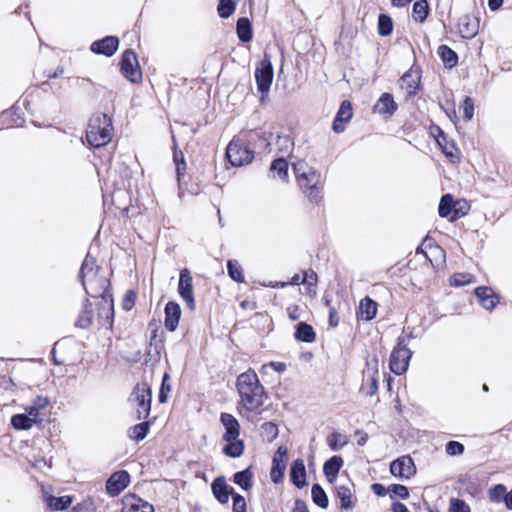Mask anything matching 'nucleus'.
I'll use <instances>...</instances> for the list:
<instances>
[{
  "instance_id": "f257e3e1",
  "label": "nucleus",
  "mask_w": 512,
  "mask_h": 512,
  "mask_svg": "<svg viewBox=\"0 0 512 512\" xmlns=\"http://www.w3.org/2000/svg\"><path fill=\"white\" fill-rule=\"evenodd\" d=\"M236 388L240 397L239 404L249 412L259 409L264 403L265 388L253 369L237 377Z\"/></svg>"
},
{
  "instance_id": "f03ea898",
  "label": "nucleus",
  "mask_w": 512,
  "mask_h": 512,
  "mask_svg": "<svg viewBox=\"0 0 512 512\" xmlns=\"http://www.w3.org/2000/svg\"><path fill=\"white\" fill-rule=\"evenodd\" d=\"M267 141L265 133L259 130H250L242 137L233 139L226 148V157L233 166L249 164L254 158V151L248 146L256 140Z\"/></svg>"
},
{
  "instance_id": "7ed1b4c3",
  "label": "nucleus",
  "mask_w": 512,
  "mask_h": 512,
  "mask_svg": "<svg viewBox=\"0 0 512 512\" xmlns=\"http://www.w3.org/2000/svg\"><path fill=\"white\" fill-rule=\"evenodd\" d=\"M113 135L112 119L105 113H95L89 120L86 139L89 145L98 148L108 144Z\"/></svg>"
},
{
  "instance_id": "20e7f679",
  "label": "nucleus",
  "mask_w": 512,
  "mask_h": 512,
  "mask_svg": "<svg viewBox=\"0 0 512 512\" xmlns=\"http://www.w3.org/2000/svg\"><path fill=\"white\" fill-rule=\"evenodd\" d=\"M151 388L146 383H138L133 388L129 401L135 406L136 418L146 419L151 411Z\"/></svg>"
},
{
  "instance_id": "39448f33",
  "label": "nucleus",
  "mask_w": 512,
  "mask_h": 512,
  "mask_svg": "<svg viewBox=\"0 0 512 512\" xmlns=\"http://www.w3.org/2000/svg\"><path fill=\"white\" fill-rule=\"evenodd\" d=\"M296 170V177L298 184L302 191L308 196L310 201L318 202L321 199V191L319 184L321 182V175L312 168L302 173L299 172L297 166L294 167Z\"/></svg>"
},
{
  "instance_id": "423d86ee",
  "label": "nucleus",
  "mask_w": 512,
  "mask_h": 512,
  "mask_svg": "<svg viewBox=\"0 0 512 512\" xmlns=\"http://www.w3.org/2000/svg\"><path fill=\"white\" fill-rule=\"evenodd\" d=\"M406 340L403 336L398 338L397 346L390 355V370L396 375L405 373L409 366L412 352L406 346Z\"/></svg>"
},
{
  "instance_id": "0eeeda50",
  "label": "nucleus",
  "mask_w": 512,
  "mask_h": 512,
  "mask_svg": "<svg viewBox=\"0 0 512 512\" xmlns=\"http://www.w3.org/2000/svg\"><path fill=\"white\" fill-rule=\"evenodd\" d=\"M274 77V70L270 59L265 56L255 68V81L257 90L261 93V101L268 95Z\"/></svg>"
},
{
  "instance_id": "6e6552de",
  "label": "nucleus",
  "mask_w": 512,
  "mask_h": 512,
  "mask_svg": "<svg viewBox=\"0 0 512 512\" xmlns=\"http://www.w3.org/2000/svg\"><path fill=\"white\" fill-rule=\"evenodd\" d=\"M122 75L132 83H138L142 79V72L139 67L137 56L131 49L124 51L120 61Z\"/></svg>"
},
{
  "instance_id": "1a4fd4ad",
  "label": "nucleus",
  "mask_w": 512,
  "mask_h": 512,
  "mask_svg": "<svg viewBox=\"0 0 512 512\" xmlns=\"http://www.w3.org/2000/svg\"><path fill=\"white\" fill-rule=\"evenodd\" d=\"M178 293L181 298L186 302L187 306L193 310L195 307L194 292H193V278L190 271L184 268L179 274Z\"/></svg>"
},
{
  "instance_id": "9d476101",
  "label": "nucleus",
  "mask_w": 512,
  "mask_h": 512,
  "mask_svg": "<svg viewBox=\"0 0 512 512\" xmlns=\"http://www.w3.org/2000/svg\"><path fill=\"white\" fill-rule=\"evenodd\" d=\"M98 320L103 326H112L114 320V306L112 295L97 298Z\"/></svg>"
},
{
  "instance_id": "9b49d317",
  "label": "nucleus",
  "mask_w": 512,
  "mask_h": 512,
  "mask_svg": "<svg viewBox=\"0 0 512 512\" xmlns=\"http://www.w3.org/2000/svg\"><path fill=\"white\" fill-rule=\"evenodd\" d=\"M129 482V473L125 470H119L108 478L106 491L110 496H117L128 486Z\"/></svg>"
},
{
  "instance_id": "f8f14e48",
  "label": "nucleus",
  "mask_w": 512,
  "mask_h": 512,
  "mask_svg": "<svg viewBox=\"0 0 512 512\" xmlns=\"http://www.w3.org/2000/svg\"><path fill=\"white\" fill-rule=\"evenodd\" d=\"M119 40L115 36H106L100 40H96L91 44V51L95 54L112 56L118 49Z\"/></svg>"
},
{
  "instance_id": "ddd939ff",
  "label": "nucleus",
  "mask_w": 512,
  "mask_h": 512,
  "mask_svg": "<svg viewBox=\"0 0 512 512\" xmlns=\"http://www.w3.org/2000/svg\"><path fill=\"white\" fill-rule=\"evenodd\" d=\"M220 422L225 429V432L222 436L224 441H231L239 438L240 424L232 414L226 412L221 413Z\"/></svg>"
},
{
  "instance_id": "4468645a",
  "label": "nucleus",
  "mask_w": 512,
  "mask_h": 512,
  "mask_svg": "<svg viewBox=\"0 0 512 512\" xmlns=\"http://www.w3.org/2000/svg\"><path fill=\"white\" fill-rule=\"evenodd\" d=\"M398 109V104L394 101L392 94L385 92L377 100L373 107V111L385 118L392 117Z\"/></svg>"
},
{
  "instance_id": "2eb2a0df",
  "label": "nucleus",
  "mask_w": 512,
  "mask_h": 512,
  "mask_svg": "<svg viewBox=\"0 0 512 512\" xmlns=\"http://www.w3.org/2000/svg\"><path fill=\"white\" fill-rule=\"evenodd\" d=\"M390 472L394 476L409 478L415 473V465L412 458L405 456L392 461Z\"/></svg>"
},
{
  "instance_id": "dca6fc26",
  "label": "nucleus",
  "mask_w": 512,
  "mask_h": 512,
  "mask_svg": "<svg viewBox=\"0 0 512 512\" xmlns=\"http://www.w3.org/2000/svg\"><path fill=\"white\" fill-rule=\"evenodd\" d=\"M353 116L352 105L348 100H344L335 116L332 124V129L336 133H341L345 130V124L348 123Z\"/></svg>"
},
{
  "instance_id": "f3484780",
  "label": "nucleus",
  "mask_w": 512,
  "mask_h": 512,
  "mask_svg": "<svg viewBox=\"0 0 512 512\" xmlns=\"http://www.w3.org/2000/svg\"><path fill=\"white\" fill-rule=\"evenodd\" d=\"M110 282L105 276H99L89 284H85L86 294L92 298H100L106 295H112L109 290Z\"/></svg>"
},
{
  "instance_id": "a211bd4d",
  "label": "nucleus",
  "mask_w": 512,
  "mask_h": 512,
  "mask_svg": "<svg viewBox=\"0 0 512 512\" xmlns=\"http://www.w3.org/2000/svg\"><path fill=\"white\" fill-rule=\"evenodd\" d=\"M211 490L214 497L221 503L226 504L229 501V496H232L234 489L226 483L223 476L217 477L211 484Z\"/></svg>"
},
{
  "instance_id": "6ab92c4d",
  "label": "nucleus",
  "mask_w": 512,
  "mask_h": 512,
  "mask_svg": "<svg viewBox=\"0 0 512 512\" xmlns=\"http://www.w3.org/2000/svg\"><path fill=\"white\" fill-rule=\"evenodd\" d=\"M287 456V450L279 447L277 455L274 456L271 468V479L274 483H279L283 479L284 471L286 468L285 458Z\"/></svg>"
},
{
  "instance_id": "aec40b11",
  "label": "nucleus",
  "mask_w": 512,
  "mask_h": 512,
  "mask_svg": "<svg viewBox=\"0 0 512 512\" xmlns=\"http://www.w3.org/2000/svg\"><path fill=\"white\" fill-rule=\"evenodd\" d=\"M164 312H165V321H164L165 327L171 332L175 331L179 324V320L181 317V308H180L179 304L174 301H169L165 305Z\"/></svg>"
},
{
  "instance_id": "412c9836",
  "label": "nucleus",
  "mask_w": 512,
  "mask_h": 512,
  "mask_svg": "<svg viewBox=\"0 0 512 512\" xmlns=\"http://www.w3.org/2000/svg\"><path fill=\"white\" fill-rule=\"evenodd\" d=\"M475 295L486 310H492L499 302V297L491 287L480 286L475 289Z\"/></svg>"
},
{
  "instance_id": "4be33fe9",
  "label": "nucleus",
  "mask_w": 512,
  "mask_h": 512,
  "mask_svg": "<svg viewBox=\"0 0 512 512\" xmlns=\"http://www.w3.org/2000/svg\"><path fill=\"white\" fill-rule=\"evenodd\" d=\"M36 417H37V408L30 407L28 410V415H26V414L13 415L11 418V425L16 430H28L36 422Z\"/></svg>"
},
{
  "instance_id": "5701e85b",
  "label": "nucleus",
  "mask_w": 512,
  "mask_h": 512,
  "mask_svg": "<svg viewBox=\"0 0 512 512\" xmlns=\"http://www.w3.org/2000/svg\"><path fill=\"white\" fill-rule=\"evenodd\" d=\"M290 480L299 489L307 485L306 469L302 459H296L290 467Z\"/></svg>"
},
{
  "instance_id": "b1692460",
  "label": "nucleus",
  "mask_w": 512,
  "mask_h": 512,
  "mask_svg": "<svg viewBox=\"0 0 512 512\" xmlns=\"http://www.w3.org/2000/svg\"><path fill=\"white\" fill-rule=\"evenodd\" d=\"M123 503V512H154L153 505L135 495L125 497Z\"/></svg>"
},
{
  "instance_id": "393cba45",
  "label": "nucleus",
  "mask_w": 512,
  "mask_h": 512,
  "mask_svg": "<svg viewBox=\"0 0 512 512\" xmlns=\"http://www.w3.org/2000/svg\"><path fill=\"white\" fill-rule=\"evenodd\" d=\"M343 459L341 456L334 455L328 459L323 465V473L329 483H334L340 469L343 466Z\"/></svg>"
},
{
  "instance_id": "a878e982",
  "label": "nucleus",
  "mask_w": 512,
  "mask_h": 512,
  "mask_svg": "<svg viewBox=\"0 0 512 512\" xmlns=\"http://www.w3.org/2000/svg\"><path fill=\"white\" fill-rule=\"evenodd\" d=\"M453 212L452 220L457 219L460 217L458 209L454 208V201L453 197L450 194H445L442 196L439 207H438V213L439 216L442 218L448 217ZM464 215V213L461 214V216Z\"/></svg>"
},
{
  "instance_id": "bb28decb",
  "label": "nucleus",
  "mask_w": 512,
  "mask_h": 512,
  "mask_svg": "<svg viewBox=\"0 0 512 512\" xmlns=\"http://www.w3.org/2000/svg\"><path fill=\"white\" fill-rule=\"evenodd\" d=\"M93 322L92 303L86 299L82 304V309L75 321V326L81 329H87Z\"/></svg>"
},
{
  "instance_id": "cd10ccee",
  "label": "nucleus",
  "mask_w": 512,
  "mask_h": 512,
  "mask_svg": "<svg viewBox=\"0 0 512 512\" xmlns=\"http://www.w3.org/2000/svg\"><path fill=\"white\" fill-rule=\"evenodd\" d=\"M294 336L296 340L305 343H313L316 339V333L313 327L306 322H299L296 325Z\"/></svg>"
},
{
  "instance_id": "c85d7f7f",
  "label": "nucleus",
  "mask_w": 512,
  "mask_h": 512,
  "mask_svg": "<svg viewBox=\"0 0 512 512\" xmlns=\"http://www.w3.org/2000/svg\"><path fill=\"white\" fill-rule=\"evenodd\" d=\"M419 81L420 76L417 73H413L411 71L406 72L400 78L401 87L407 91L408 96L416 94V91L419 87Z\"/></svg>"
},
{
  "instance_id": "c756f323",
  "label": "nucleus",
  "mask_w": 512,
  "mask_h": 512,
  "mask_svg": "<svg viewBox=\"0 0 512 512\" xmlns=\"http://www.w3.org/2000/svg\"><path fill=\"white\" fill-rule=\"evenodd\" d=\"M236 32L241 42L247 43L251 41L253 31L250 20L246 17L239 18L236 25Z\"/></svg>"
},
{
  "instance_id": "7c9ffc66",
  "label": "nucleus",
  "mask_w": 512,
  "mask_h": 512,
  "mask_svg": "<svg viewBox=\"0 0 512 512\" xmlns=\"http://www.w3.org/2000/svg\"><path fill=\"white\" fill-rule=\"evenodd\" d=\"M359 314L363 320H372L377 314V303L369 297L360 302Z\"/></svg>"
},
{
  "instance_id": "2f4dec72",
  "label": "nucleus",
  "mask_w": 512,
  "mask_h": 512,
  "mask_svg": "<svg viewBox=\"0 0 512 512\" xmlns=\"http://www.w3.org/2000/svg\"><path fill=\"white\" fill-rule=\"evenodd\" d=\"M336 494L338 499L340 500V507L343 510H351L354 507V502L352 501V491L346 485H339L336 487Z\"/></svg>"
},
{
  "instance_id": "473e14b6",
  "label": "nucleus",
  "mask_w": 512,
  "mask_h": 512,
  "mask_svg": "<svg viewBox=\"0 0 512 512\" xmlns=\"http://www.w3.org/2000/svg\"><path fill=\"white\" fill-rule=\"evenodd\" d=\"M275 147L276 149L283 153L289 155L294 147V142L288 133H277L275 138Z\"/></svg>"
},
{
  "instance_id": "72a5a7b5",
  "label": "nucleus",
  "mask_w": 512,
  "mask_h": 512,
  "mask_svg": "<svg viewBox=\"0 0 512 512\" xmlns=\"http://www.w3.org/2000/svg\"><path fill=\"white\" fill-rule=\"evenodd\" d=\"M253 473L250 468L236 472L233 475V482L240 486L243 490L248 491L253 486Z\"/></svg>"
},
{
  "instance_id": "f704fd0d",
  "label": "nucleus",
  "mask_w": 512,
  "mask_h": 512,
  "mask_svg": "<svg viewBox=\"0 0 512 512\" xmlns=\"http://www.w3.org/2000/svg\"><path fill=\"white\" fill-rule=\"evenodd\" d=\"M437 53H438V55L440 56L441 60L444 62V64L447 67L453 68V67H455L457 65V63H458V55L449 46L444 45V44L440 45L438 47Z\"/></svg>"
},
{
  "instance_id": "c9c22d12",
  "label": "nucleus",
  "mask_w": 512,
  "mask_h": 512,
  "mask_svg": "<svg viewBox=\"0 0 512 512\" xmlns=\"http://www.w3.org/2000/svg\"><path fill=\"white\" fill-rule=\"evenodd\" d=\"M227 444L223 447V453L231 458H238L244 453V442L239 438L235 440L226 441Z\"/></svg>"
},
{
  "instance_id": "e433bc0d",
  "label": "nucleus",
  "mask_w": 512,
  "mask_h": 512,
  "mask_svg": "<svg viewBox=\"0 0 512 512\" xmlns=\"http://www.w3.org/2000/svg\"><path fill=\"white\" fill-rule=\"evenodd\" d=\"M429 15L427 0H418L413 4L412 17L416 22L423 23Z\"/></svg>"
},
{
  "instance_id": "4c0bfd02",
  "label": "nucleus",
  "mask_w": 512,
  "mask_h": 512,
  "mask_svg": "<svg viewBox=\"0 0 512 512\" xmlns=\"http://www.w3.org/2000/svg\"><path fill=\"white\" fill-rule=\"evenodd\" d=\"M272 177L284 180L288 177V162L284 158L275 159L270 166Z\"/></svg>"
},
{
  "instance_id": "58836bf2",
  "label": "nucleus",
  "mask_w": 512,
  "mask_h": 512,
  "mask_svg": "<svg viewBox=\"0 0 512 512\" xmlns=\"http://www.w3.org/2000/svg\"><path fill=\"white\" fill-rule=\"evenodd\" d=\"M149 428H150V422H148V421L141 422L139 424L132 426L128 430V436L130 439H132L136 442H139L147 436V434L149 432Z\"/></svg>"
},
{
  "instance_id": "ea45409f",
  "label": "nucleus",
  "mask_w": 512,
  "mask_h": 512,
  "mask_svg": "<svg viewBox=\"0 0 512 512\" xmlns=\"http://www.w3.org/2000/svg\"><path fill=\"white\" fill-rule=\"evenodd\" d=\"M313 502L320 508H327L329 504L328 496L320 484H313L311 489Z\"/></svg>"
},
{
  "instance_id": "a19ab883",
  "label": "nucleus",
  "mask_w": 512,
  "mask_h": 512,
  "mask_svg": "<svg viewBox=\"0 0 512 512\" xmlns=\"http://www.w3.org/2000/svg\"><path fill=\"white\" fill-rule=\"evenodd\" d=\"M393 31V20L387 14H380L378 17V33L380 36L386 37L391 35Z\"/></svg>"
},
{
  "instance_id": "79ce46f5",
  "label": "nucleus",
  "mask_w": 512,
  "mask_h": 512,
  "mask_svg": "<svg viewBox=\"0 0 512 512\" xmlns=\"http://www.w3.org/2000/svg\"><path fill=\"white\" fill-rule=\"evenodd\" d=\"M72 503V497L70 496H61V497H54L51 496L47 500V505L57 511H62L67 509L70 504Z\"/></svg>"
},
{
  "instance_id": "37998d69",
  "label": "nucleus",
  "mask_w": 512,
  "mask_h": 512,
  "mask_svg": "<svg viewBox=\"0 0 512 512\" xmlns=\"http://www.w3.org/2000/svg\"><path fill=\"white\" fill-rule=\"evenodd\" d=\"M327 442H328V446L330 447V449L332 451H338L348 443V440L344 434L339 433V432H333L328 437Z\"/></svg>"
},
{
  "instance_id": "c03bdc74",
  "label": "nucleus",
  "mask_w": 512,
  "mask_h": 512,
  "mask_svg": "<svg viewBox=\"0 0 512 512\" xmlns=\"http://www.w3.org/2000/svg\"><path fill=\"white\" fill-rule=\"evenodd\" d=\"M99 270V267L96 265V260L90 254H87L79 273V278H85L90 273H94V271Z\"/></svg>"
},
{
  "instance_id": "a18cd8bd",
  "label": "nucleus",
  "mask_w": 512,
  "mask_h": 512,
  "mask_svg": "<svg viewBox=\"0 0 512 512\" xmlns=\"http://www.w3.org/2000/svg\"><path fill=\"white\" fill-rule=\"evenodd\" d=\"M227 271L230 278L234 281L238 283H242L244 281L241 266L236 260H229L227 262Z\"/></svg>"
},
{
  "instance_id": "49530a36",
  "label": "nucleus",
  "mask_w": 512,
  "mask_h": 512,
  "mask_svg": "<svg viewBox=\"0 0 512 512\" xmlns=\"http://www.w3.org/2000/svg\"><path fill=\"white\" fill-rule=\"evenodd\" d=\"M506 493V487L503 484H497L489 489V499L494 503L504 502Z\"/></svg>"
},
{
  "instance_id": "de8ad7c7",
  "label": "nucleus",
  "mask_w": 512,
  "mask_h": 512,
  "mask_svg": "<svg viewBox=\"0 0 512 512\" xmlns=\"http://www.w3.org/2000/svg\"><path fill=\"white\" fill-rule=\"evenodd\" d=\"M217 11L221 18L226 19L234 13L235 3L232 0H219Z\"/></svg>"
},
{
  "instance_id": "09e8293b",
  "label": "nucleus",
  "mask_w": 512,
  "mask_h": 512,
  "mask_svg": "<svg viewBox=\"0 0 512 512\" xmlns=\"http://www.w3.org/2000/svg\"><path fill=\"white\" fill-rule=\"evenodd\" d=\"M261 429L263 436L270 442L278 436V427L273 422L263 423Z\"/></svg>"
},
{
  "instance_id": "8fccbe9b",
  "label": "nucleus",
  "mask_w": 512,
  "mask_h": 512,
  "mask_svg": "<svg viewBox=\"0 0 512 512\" xmlns=\"http://www.w3.org/2000/svg\"><path fill=\"white\" fill-rule=\"evenodd\" d=\"M473 281V276L468 273H456L451 279V285L461 287Z\"/></svg>"
},
{
  "instance_id": "3c124183",
  "label": "nucleus",
  "mask_w": 512,
  "mask_h": 512,
  "mask_svg": "<svg viewBox=\"0 0 512 512\" xmlns=\"http://www.w3.org/2000/svg\"><path fill=\"white\" fill-rule=\"evenodd\" d=\"M463 116L466 121L472 120L474 116V102L471 97L466 96L463 100Z\"/></svg>"
},
{
  "instance_id": "603ef678",
  "label": "nucleus",
  "mask_w": 512,
  "mask_h": 512,
  "mask_svg": "<svg viewBox=\"0 0 512 512\" xmlns=\"http://www.w3.org/2000/svg\"><path fill=\"white\" fill-rule=\"evenodd\" d=\"M169 381H170V376L168 373H165L163 375L162 384H161V388H160V392H159V396H158L159 402H161V403L166 402L167 392L171 391V385H170Z\"/></svg>"
},
{
  "instance_id": "864d4df0",
  "label": "nucleus",
  "mask_w": 512,
  "mask_h": 512,
  "mask_svg": "<svg viewBox=\"0 0 512 512\" xmlns=\"http://www.w3.org/2000/svg\"><path fill=\"white\" fill-rule=\"evenodd\" d=\"M449 512H470V507L464 500L452 498L450 500Z\"/></svg>"
},
{
  "instance_id": "5fc2aeb1",
  "label": "nucleus",
  "mask_w": 512,
  "mask_h": 512,
  "mask_svg": "<svg viewBox=\"0 0 512 512\" xmlns=\"http://www.w3.org/2000/svg\"><path fill=\"white\" fill-rule=\"evenodd\" d=\"M232 500V512H246L247 505L245 498L242 495L238 493H232Z\"/></svg>"
},
{
  "instance_id": "6e6d98bb",
  "label": "nucleus",
  "mask_w": 512,
  "mask_h": 512,
  "mask_svg": "<svg viewBox=\"0 0 512 512\" xmlns=\"http://www.w3.org/2000/svg\"><path fill=\"white\" fill-rule=\"evenodd\" d=\"M388 491L401 499H406L409 496V490L406 486L401 484H392L388 487Z\"/></svg>"
},
{
  "instance_id": "4d7b16f0",
  "label": "nucleus",
  "mask_w": 512,
  "mask_h": 512,
  "mask_svg": "<svg viewBox=\"0 0 512 512\" xmlns=\"http://www.w3.org/2000/svg\"><path fill=\"white\" fill-rule=\"evenodd\" d=\"M464 452V445L457 441H449L446 444V453L451 456L461 455Z\"/></svg>"
},
{
  "instance_id": "13d9d810",
  "label": "nucleus",
  "mask_w": 512,
  "mask_h": 512,
  "mask_svg": "<svg viewBox=\"0 0 512 512\" xmlns=\"http://www.w3.org/2000/svg\"><path fill=\"white\" fill-rule=\"evenodd\" d=\"M136 294L133 291H128L123 298L122 307L125 310H130L135 304Z\"/></svg>"
},
{
  "instance_id": "bf43d9fd",
  "label": "nucleus",
  "mask_w": 512,
  "mask_h": 512,
  "mask_svg": "<svg viewBox=\"0 0 512 512\" xmlns=\"http://www.w3.org/2000/svg\"><path fill=\"white\" fill-rule=\"evenodd\" d=\"M374 362H375V369H374L373 374L370 377L371 382H370V388L368 391V394L370 396H373L378 390L377 378H376L378 361L375 359Z\"/></svg>"
},
{
  "instance_id": "052dcab7",
  "label": "nucleus",
  "mask_w": 512,
  "mask_h": 512,
  "mask_svg": "<svg viewBox=\"0 0 512 512\" xmlns=\"http://www.w3.org/2000/svg\"><path fill=\"white\" fill-rule=\"evenodd\" d=\"M185 171H186V162L185 161H181V162H179V164L175 165V172H176V178H177L178 183L181 182L182 177L185 175Z\"/></svg>"
},
{
  "instance_id": "680f3d73",
  "label": "nucleus",
  "mask_w": 512,
  "mask_h": 512,
  "mask_svg": "<svg viewBox=\"0 0 512 512\" xmlns=\"http://www.w3.org/2000/svg\"><path fill=\"white\" fill-rule=\"evenodd\" d=\"M372 491L375 495L383 497L386 495L388 489H386L382 484L380 483H374L371 486Z\"/></svg>"
},
{
  "instance_id": "e2e57ef3",
  "label": "nucleus",
  "mask_w": 512,
  "mask_h": 512,
  "mask_svg": "<svg viewBox=\"0 0 512 512\" xmlns=\"http://www.w3.org/2000/svg\"><path fill=\"white\" fill-rule=\"evenodd\" d=\"M292 512H309V511H308L305 501H303L301 499H297L294 502V507H293Z\"/></svg>"
},
{
  "instance_id": "0e129e2a",
  "label": "nucleus",
  "mask_w": 512,
  "mask_h": 512,
  "mask_svg": "<svg viewBox=\"0 0 512 512\" xmlns=\"http://www.w3.org/2000/svg\"><path fill=\"white\" fill-rule=\"evenodd\" d=\"M303 277H306L305 283L310 286L317 282V274L312 270L305 271Z\"/></svg>"
},
{
  "instance_id": "69168bd1",
  "label": "nucleus",
  "mask_w": 512,
  "mask_h": 512,
  "mask_svg": "<svg viewBox=\"0 0 512 512\" xmlns=\"http://www.w3.org/2000/svg\"><path fill=\"white\" fill-rule=\"evenodd\" d=\"M339 323V319L337 316V311L334 307H330L329 309V324L332 327H336Z\"/></svg>"
},
{
  "instance_id": "338daca9",
  "label": "nucleus",
  "mask_w": 512,
  "mask_h": 512,
  "mask_svg": "<svg viewBox=\"0 0 512 512\" xmlns=\"http://www.w3.org/2000/svg\"><path fill=\"white\" fill-rule=\"evenodd\" d=\"M461 33H463V37L471 38L477 33L476 26L470 27L468 24L465 25V29H460Z\"/></svg>"
},
{
  "instance_id": "774afa93",
  "label": "nucleus",
  "mask_w": 512,
  "mask_h": 512,
  "mask_svg": "<svg viewBox=\"0 0 512 512\" xmlns=\"http://www.w3.org/2000/svg\"><path fill=\"white\" fill-rule=\"evenodd\" d=\"M392 512H409L408 508L401 502H393L391 505Z\"/></svg>"
}]
</instances>
